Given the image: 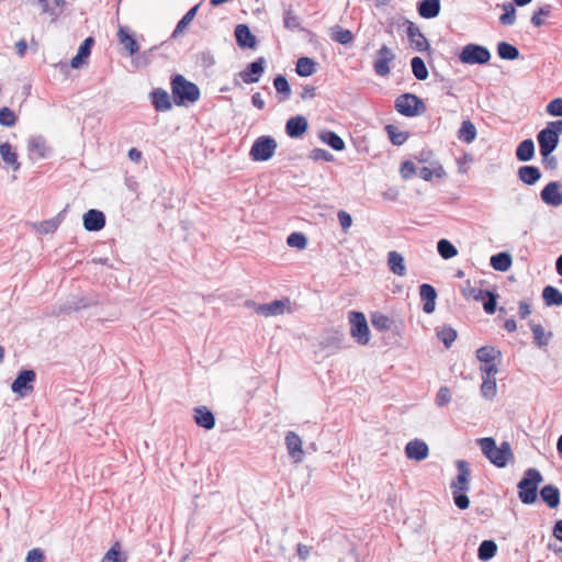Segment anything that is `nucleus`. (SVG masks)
Wrapping results in <instances>:
<instances>
[{
	"mask_svg": "<svg viewBox=\"0 0 562 562\" xmlns=\"http://www.w3.org/2000/svg\"><path fill=\"white\" fill-rule=\"evenodd\" d=\"M440 0H420L417 3L418 14L424 19H434L440 13Z\"/></svg>",
	"mask_w": 562,
	"mask_h": 562,
	"instance_id": "nucleus-27",
	"label": "nucleus"
},
{
	"mask_svg": "<svg viewBox=\"0 0 562 562\" xmlns=\"http://www.w3.org/2000/svg\"><path fill=\"white\" fill-rule=\"evenodd\" d=\"M295 71L300 77H310L316 71V61L310 57H301L296 61Z\"/></svg>",
	"mask_w": 562,
	"mask_h": 562,
	"instance_id": "nucleus-41",
	"label": "nucleus"
},
{
	"mask_svg": "<svg viewBox=\"0 0 562 562\" xmlns=\"http://www.w3.org/2000/svg\"><path fill=\"white\" fill-rule=\"evenodd\" d=\"M411 67L414 77L417 80L424 81L428 78V69L424 59L419 56H415L411 59Z\"/></svg>",
	"mask_w": 562,
	"mask_h": 562,
	"instance_id": "nucleus-44",
	"label": "nucleus"
},
{
	"mask_svg": "<svg viewBox=\"0 0 562 562\" xmlns=\"http://www.w3.org/2000/svg\"><path fill=\"white\" fill-rule=\"evenodd\" d=\"M549 115L562 116V98H555L551 100L546 108Z\"/></svg>",
	"mask_w": 562,
	"mask_h": 562,
	"instance_id": "nucleus-60",
	"label": "nucleus"
},
{
	"mask_svg": "<svg viewBox=\"0 0 562 562\" xmlns=\"http://www.w3.org/2000/svg\"><path fill=\"white\" fill-rule=\"evenodd\" d=\"M537 140L539 144L540 155L542 158L548 160L549 155H551L559 146L560 136L551 132L548 127H544L537 134Z\"/></svg>",
	"mask_w": 562,
	"mask_h": 562,
	"instance_id": "nucleus-10",
	"label": "nucleus"
},
{
	"mask_svg": "<svg viewBox=\"0 0 562 562\" xmlns=\"http://www.w3.org/2000/svg\"><path fill=\"white\" fill-rule=\"evenodd\" d=\"M120 43L128 52L131 56H134L139 50L137 41L128 33L126 27H120L117 32Z\"/></svg>",
	"mask_w": 562,
	"mask_h": 562,
	"instance_id": "nucleus-33",
	"label": "nucleus"
},
{
	"mask_svg": "<svg viewBox=\"0 0 562 562\" xmlns=\"http://www.w3.org/2000/svg\"><path fill=\"white\" fill-rule=\"evenodd\" d=\"M396 58L392 48L383 44L376 52L375 59L373 60V70L380 77H386L391 72L390 64Z\"/></svg>",
	"mask_w": 562,
	"mask_h": 562,
	"instance_id": "nucleus-9",
	"label": "nucleus"
},
{
	"mask_svg": "<svg viewBox=\"0 0 562 562\" xmlns=\"http://www.w3.org/2000/svg\"><path fill=\"white\" fill-rule=\"evenodd\" d=\"M36 379V373L34 370L25 369L21 370L15 380L11 384V390L13 393L19 394L20 396H25L30 392L33 391V382Z\"/></svg>",
	"mask_w": 562,
	"mask_h": 562,
	"instance_id": "nucleus-12",
	"label": "nucleus"
},
{
	"mask_svg": "<svg viewBox=\"0 0 562 562\" xmlns=\"http://www.w3.org/2000/svg\"><path fill=\"white\" fill-rule=\"evenodd\" d=\"M387 267L395 276L404 277L406 274L404 257L395 250L387 254Z\"/></svg>",
	"mask_w": 562,
	"mask_h": 562,
	"instance_id": "nucleus-28",
	"label": "nucleus"
},
{
	"mask_svg": "<svg viewBox=\"0 0 562 562\" xmlns=\"http://www.w3.org/2000/svg\"><path fill=\"white\" fill-rule=\"evenodd\" d=\"M350 335L360 345H367L370 340V329L363 313L352 311L349 313Z\"/></svg>",
	"mask_w": 562,
	"mask_h": 562,
	"instance_id": "nucleus-8",
	"label": "nucleus"
},
{
	"mask_svg": "<svg viewBox=\"0 0 562 562\" xmlns=\"http://www.w3.org/2000/svg\"><path fill=\"white\" fill-rule=\"evenodd\" d=\"M285 445L289 456L293 458L296 462L301 461L303 458V450L302 440L300 436L294 431H289L285 435Z\"/></svg>",
	"mask_w": 562,
	"mask_h": 562,
	"instance_id": "nucleus-25",
	"label": "nucleus"
},
{
	"mask_svg": "<svg viewBox=\"0 0 562 562\" xmlns=\"http://www.w3.org/2000/svg\"><path fill=\"white\" fill-rule=\"evenodd\" d=\"M504 13L499 16V22L503 25H513L516 20V9L512 3L503 4Z\"/></svg>",
	"mask_w": 562,
	"mask_h": 562,
	"instance_id": "nucleus-56",
	"label": "nucleus"
},
{
	"mask_svg": "<svg viewBox=\"0 0 562 562\" xmlns=\"http://www.w3.org/2000/svg\"><path fill=\"white\" fill-rule=\"evenodd\" d=\"M93 45H94L93 37H91V36L87 37L80 44L76 56L70 60V67L75 68V69L80 68L86 63V59L90 56Z\"/></svg>",
	"mask_w": 562,
	"mask_h": 562,
	"instance_id": "nucleus-24",
	"label": "nucleus"
},
{
	"mask_svg": "<svg viewBox=\"0 0 562 562\" xmlns=\"http://www.w3.org/2000/svg\"><path fill=\"white\" fill-rule=\"evenodd\" d=\"M337 217L342 231L347 232L352 225L351 215L348 212L340 210L337 214Z\"/></svg>",
	"mask_w": 562,
	"mask_h": 562,
	"instance_id": "nucleus-64",
	"label": "nucleus"
},
{
	"mask_svg": "<svg viewBox=\"0 0 562 562\" xmlns=\"http://www.w3.org/2000/svg\"><path fill=\"white\" fill-rule=\"evenodd\" d=\"M490 265L494 270L505 272L513 265L512 255L507 251L495 254L491 257Z\"/></svg>",
	"mask_w": 562,
	"mask_h": 562,
	"instance_id": "nucleus-32",
	"label": "nucleus"
},
{
	"mask_svg": "<svg viewBox=\"0 0 562 562\" xmlns=\"http://www.w3.org/2000/svg\"><path fill=\"white\" fill-rule=\"evenodd\" d=\"M59 223L60 221L57 217L43 221L40 223L38 231L43 234L54 233L57 229Z\"/></svg>",
	"mask_w": 562,
	"mask_h": 562,
	"instance_id": "nucleus-62",
	"label": "nucleus"
},
{
	"mask_svg": "<svg viewBox=\"0 0 562 562\" xmlns=\"http://www.w3.org/2000/svg\"><path fill=\"white\" fill-rule=\"evenodd\" d=\"M517 176L522 183L533 186L541 179L542 173L538 167L525 165L518 168Z\"/></svg>",
	"mask_w": 562,
	"mask_h": 562,
	"instance_id": "nucleus-26",
	"label": "nucleus"
},
{
	"mask_svg": "<svg viewBox=\"0 0 562 562\" xmlns=\"http://www.w3.org/2000/svg\"><path fill=\"white\" fill-rule=\"evenodd\" d=\"M308 128V122L303 115L290 117L285 123V133L290 138H301Z\"/></svg>",
	"mask_w": 562,
	"mask_h": 562,
	"instance_id": "nucleus-16",
	"label": "nucleus"
},
{
	"mask_svg": "<svg viewBox=\"0 0 562 562\" xmlns=\"http://www.w3.org/2000/svg\"><path fill=\"white\" fill-rule=\"evenodd\" d=\"M437 337L449 348L457 338V330L449 326H443L437 331Z\"/></svg>",
	"mask_w": 562,
	"mask_h": 562,
	"instance_id": "nucleus-52",
	"label": "nucleus"
},
{
	"mask_svg": "<svg viewBox=\"0 0 562 562\" xmlns=\"http://www.w3.org/2000/svg\"><path fill=\"white\" fill-rule=\"evenodd\" d=\"M266 69L265 57H258L256 60L249 63L246 68L239 71L236 77L240 78L244 83H256L260 80Z\"/></svg>",
	"mask_w": 562,
	"mask_h": 562,
	"instance_id": "nucleus-11",
	"label": "nucleus"
},
{
	"mask_svg": "<svg viewBox=\"0 0 562 562\" xmlns=\"http://www.w3.org/2000/svg\"><path fill=\"white\" fill-rule=\"evenodd\" d=\"M371 323L372 326L380 331H386L393 325V321L380 312H375L371 315Z\"/></svg>",
	"mask_w": 562,
	"mask_h": 562,
	"instance_id": "nucleus-47",
	"label": "nucleus"
},
{
	"mask_svg": "<svg viewBox=\"0 0 562 562\" xmlns=\"http://www.w3.org/2000/svg\"><path fill=\"white\" fill-rule=\"evenodd\" d=\"M487 300L483 303V308L487 314H494L497 307V294L493 291H484Z\"/></svg>",
	"mask_w": 562,
	"mask_h": 562,
	"instance_id": "nucleus-57",
	"label": "nucleus"
},
{
	"mask_svg": "<svg viewBox=\"0 0 562 562\" xmlns=\"http://www.w3.org/2000/svg\"><path fill=\"white\" fill-rule=\"evenodd\" d=\"M437 251L443 259H451L458 255L456 246L445 238L437 243Z\"/></svg>",
	"mask_w": 562,
	"mask_h": 562,
	"instance_id": "nucleus-48",
	"label": "nucleus"
},
{
	"mask_svg": "<svg viewBox=\"0 0 562 562\" xmlns=\"http://www.w3.org/2000/svg\"><path fill=\"white\" fill-rule=\"evenodd\" d=\"M319 139L336 151H341L345 149L344 139L333 131H322L319 133Z\"/></svg>",
	"mask_w": 562,
	"mask_h": 562,
	"instance_id": "nucleus-34",
	"label": "nucleus"
},
{
	"mask_svg": "<svg viewBox=\"0 0 562 562\" xmlns=\"http://www.w3.org/2000/svg\"><path fill=\"white\" fill-rule=\"evenodd\" d=\"M171 93L172 101L177 106L194 103L200 98L199 87L187 80L182 75H176L171 78Z\"/></svg>",
	"mask_w": 562,
	"mask_h": 562,
	"instance_id": "nucleus-3",
	"label": "nucleus"
},
{
	"mask_svg": "<svg viewBox=\"0 0 562 562\" xmlns=\"http://www.w3.org/2000/svg\"><path fill=\"white\" fill-rule=\"evenodd\" d=\"M543 481L541 473L530 468L525 471L522 479L518 482V497L522 504L531 505L538 498V486Z\"/></svg>",
	"mask_w": 562,
	"mask_h": 562,
	"instance_id": "nucleus-4",
	"label": "nucleus"
},
{
	"mask_svg": "<svg viewBox=\"0 0 562 562\" xmlns=\"http://www.w3.org/2000/svg\"><path fill=\"white\" fill-rule=\"evenodd\" d=\"M290 300L284 297L282 300H274L270 303L259 304L256 307V313L265 317L282 315L286 307L290 306Z\"/></svg>",
	"mask_w": 562,
	"mask_h": 562,
	"instance_id": "nucleus-15",
	"label": "nucleus"
},
{
	"mask_svg": "<svg viewBox=\"0 0 562 562\" xmlns=\"http://www.w3.org/2000/svg\"><path fill=\"white\" fill-rule=\"evenodd\" d=\"M150 102L154 109L158 112H166L171 110L172 102L169 93L162 88H156L149 93Z\"/></svg>",
	"mask_w": 562,
	"mask_h": 562,
	"instance_id": "nucleus-19",
	"label": "nucleus"
},
{
	"mask_svg": "<svg viewBox=\"0 0 562 562\" xmlns=\"http://www.w3.org/2000/svg\"><path fill=\"white\" fill-rule=\"evenodd\" d=\"M394 108L400 114L407 117L422 114L426 110L424 101L419 97L408 92L395 99Z\"/></svg>",
	"mask_w": 562,
	"mask_h": 562,
	"instance_id": "nucleus-5",
	"label": "nucleus"
},
{
	"mask_svg": "<svg viewBox=\"0 0 562 562\" xmlns=\"http://www.w3.org/2000/svg\"><path fill=\"white\" fill-rule=\"evenodd\" d=\"M456 468L458 470V474L451 482L450 490L454 505L459 509L463 510L470 506V499L465 493L469 491L471 470L469 462L465 460L456 461Z\"/></svg>",
	"mask_w": 562,
	"mask_h": 562,
	"instance_id": "nucleus-1",
	"label": "nucleus"
},
{
	"mask_svg": "<svg viewBox=\"0 0 562 562\" xmlns=\"http://www.w3.org/2000/svg\"><path fill=\"white\" fill-rule=\"evenodd\" d=\"M516 158L519 161H530L535 157V143L531 138H526L520 142L516 148Z\"/></svg>",
	"mask_w": 562,
	"mask_h": 562,
	"instance_id": "nucleus-31",
	"label": "nucleus"
},
{
	"mask_svg": "<svg viewBox=\"0 0 562 562\" xmlns=\"http://www.w3.org/2000/svg\"><path fill=\"white\" fill-rule=\"evenodd\" d=\"M458 58L465 65H486L491 59V52L483 45L470 43L462 47Z\"/></svg>",
	"mask_w": 562,
	"mask_h": 562,
	"instance_id": "nucleus-6",
	"label": "nucleus"
},
{
	"mask_svg": "<svg viewBox=\"0 0 562 562\" xmlns=\"http://www.w3.org/2000/svg\"><path fill=\"white\" fill-rule=\"evenodd\" d=\"M0 155H1L2 160L7 165L11 166L14 171L19 170L20 162L18 161V155L13 150L10 143H2L0 145Z\"/></svg>",
	"mask_w": 562,
	"mask_h": 562,
	"instance_id": "nucleus-36",
	"label": "nucleus"
},
{
	"mask_svg": "<svg viewBox=\"0 0 562 562\" xmlns=\"http://www.w3.org/2000/svg\"><path fill=\"white\" fill-rule=\"evenodd\" d=\"M400 172H401L402 178L407 180L416 173V167L413 161L405 160L401 165Z\"/></svg>",
	"mask_w": 562,
	"mask_h": 562,
	"instance_id": "nucleus-63",
	"label": "nucleus"
},
{
	"mask_svg": "<svg viewBox=\"0 0 562 562\" xmlns=\"http://www.w3.org/2000/svg\"><path fill=\"white\" fill-rule=\"evenodd\" d=\"M310 158L315 161H318V160L333 161L334 160V156L328 150L323 149V148L312 149L310 153Z\"/></svg>",
	"mask_w": 562,
	"mask_h": 562,
	"instance_id": "nucleus-61",
	"label": "nucleus"
},
{
	"mask_svg": "<svg viewBox=\"0 0 562 562\" xmlns=\"http://www.w3.org/2000/svg\"><path fill=\"white\" fill-rule=\"evenodd\" d=\"M445 175V169L439 164L432 169L423 167L418 170V176L425 181H430L434 176L437 178H442Z\"/></svg>",
	"mask_w": 562,
	"mask_h": 562,
	"instance_id": "nucleus-51",
	"label": "nucleus"
},
{
	"mask_svg": "<svg viewBox=\"0 0 562 562\" xmlns=\"http://www.w3.org/2000/svg\"><path fill=\"white\" fill-rule=\"evenodd\" d=\"M406 34L413 49L417 52H425L430 49L427 38L414 22L407 21Z\"/></svg>",
	"mask_w": 562,
	"mask_h": 562,
	"instance_id": "nucleus-14",
	"label": "nucleus"
},
{
	"mask_svg": "<svg viewBox=\"0 0 562 562\" xmlns=\"http://www.w3.org/2000/svg\"><path fill=\"white\" fill-rule=\"evenodd\" d=\"M277 147V140L272 136H259L251 145L249 157L254 161H267L273 157Z\"/></svg>",
	"mask_w": 562,
	"mask_h": 562,
	"instance_id": "nucleus-7",
	"label": "nucleus"
},
{
	"mask_svg": "<svg viewBox=\"0 0 562 562\" xmlns=\"http://www.w3.org/2000/svg\"><path fill=\"white\" fill-rule=\"evenodd\" d=\"M561 184L558 181L547 183L540 192L543 203L549 206L558 207L562 204Z\"/></svg>",
	"mask_w": 562,
	"mask_h": 562,
	"instance_id": "nucleus-13",
	"label": "nucleus"
},
{
	"mask_svg": "<svg viewBox=\"0 0 562 562\" xmlns=\"http://www.w3.org/2000/svg\"><path fill=\"white\" fill-rule=\"evenodd\" d=\"M482 453L497 468H505L510 460L514 459V453L509 442L503 441L501 446H496V441L492 437H485L477 440Z\"/></svg>",
	"mask_w": 562,
	"mask_h": 562,
	"instance_id": "nucleus-2",
	"label": "nucleus"
},
{
	"mask_svg": "<svg viewBox=\"0 0 562 562\" xmlns=\"http://www.w3.org/2000/svg\"><path fill=\"white\" fill-rule=\"evenodd\" d=\"M419 296L420 300L424 302L423 311L426 314H431L436 307V289L431 284L423 283L422 285H419Z\"/></svg>",
	"mask_w": 562,
	"mask_h": 562,
	"instance_id": "nucleus-21",
	"label": "nucleus"
},
{
	"mask_svg": "<svg viewBox=\"0 0 562 562\" xmlns=\"http://www.w3.org/2000/svg\"><path fill=\"white\" fill-rule=\"evenodd\" d=\"M286 243L290 247L304 249L307 245V238L303 233L294 232L288 236Z\"/></svg>",
	"mask_w": 562,
	"mask_h": 562,
	"instance_id": "nucleus-54",
	"label": "nucleus"
},
{
	"mask_svg": "<svg viewBox=\"0 0 562 562\" xmlns=\"http://www.w3.org/2000/svg\"><path fill=\"white\" fill-rule=\"evenodd\" d=\"M529 327L533 335V344L539 348L548 346L552 338V333L546 331L541 324H536L533 322H529Z\"/></svg>",
	"mask_w": 562,
	"mask_h": 562,
	"instance_id": "nucleus-30",
	"label": "nucleus"
},
{
	"mask_svg": "<svg viewBox=\"0 0 562 562\" xmlns=\"http://www.w3.org/2000/svg\"><path fill=\"white\" fill-rule=\"evenodd\" d=\"M501 357V350L493 346H483L476 350V358L483 363H492Z\"/></svg>",
	"mask_w": 562,
	"mask_h": 562,
	"instance_id": "nucleus-38",
	"label": "nucleus"
},
{
	"mask_svg": "<svg viewBox=\"0 0 562 562\" xmlns=\"http://www.w3.org/2000/svg\"><path fill=\"white\" fill-rule=\"evenodd\" d=\"M16 121L18 117L10 108L3 106L0 109V124L2 126L12 127L15 125Z\"/></svg>",
	"mask_w": 562,
	"mask_h": 562,
	"instance_id": "nucleus-55",
	"label": "nucleus"
},
{
	"mask_svg": "<svg viewBox=\"0 0 562 562\" xmlns=\"http://www.w3.org/2000/svg\"><path fill=\"white\" fill-rule=\"evenodd\" d=\"M552 5L551 4H544L540 7L537 11L533 12L530 22L533 26L540 27L544 25L543 18H549L552 13Z\"/></svg>",
	"mask_w": 562,
	"mask_h": 562,
	"instance_id": "nucleus-49",
	"label": "nucleus"
},
{
	"mask_svg": "<svg viewBox=\"0 0 562 562\" xmlns=\"http://www.w3.org/2000/svg\"><path fill=\"white\" fill-rule=\"evenodd\" d=\"M497 553V544L494 540H483L477 548V558L482 562H487Z\"/></svg>",
	"mask_w": 562,
	"mask_h": 562,
	"instance_id": "nucleus-35",
	"label": "nucleus"
},
{
	"mask_svg": "<svg viewBox=\"0 0 562 562\" xmlns=\"http://www.w3.org/2000/svg\"><path fill=\"white\" fill-rule=\"evenodd\" d=\"M235 38L243 49H254L257 46V38L247 24H238L235 27Z\"/></svg>",
	"mask_w": 562,
	"mask_h": 562,
	"instance_id": "nucleus-18",
	"label": "nucleus"
},
{
	"mask_svg": "<svg viewBox=\"0 0 562 562\" xmlns=\"http://www.w3.org/2000/svg\"><path fill=\"white\" fill-rule=\"evenodd\" d=\"M497 54L499 58L505 60H515L520 56L519 49L507 42H499L497 44Z\"/></svg>",
	"mask_w": 562,
	"mask_h": 562,
	"instance_id": "nucleus-42",
	"label": "nucleus"
},
{
	"mask_svg": "<svg viewBox=\"0 0 562 562\" xmlns=\"http://www.w3.org/2000/svg\"><path fill=\"white\" fill-rule=\"evenodd\" d=\"M405 453L408 459L422 461L428 457L429 449L423 440L414 439L407 442Z\"/></svg>",
	"mask_w": 562,
	"mask_h": 562,
	"instance_id": "nucleus-20",
	"label": "nucleus"
},
{
	"mask_svg": "<svg viewBox=\"0 0 562 562\" xmlns=\"http://www.w3.org/2000/svg\"><path fill=\"white\" fill-rule=\"evenodd\" d=\"M540 497L550 508H557L560 505V490L555 485H544L540 490Z\"/></svg>",
	"mask_w": 562,
	"mask_h": 562,
	"instance_id": "nucleus-29",
	"label": "nucleus"
},
{
	"mask_svg": "<svg viewBox=\"0 0 562 562\" xmlns=\"http://www.w3.org/2000/svg\"><path fill=\"white\" fill-rule=\"evenodd\" d=\"M476 134L475 125L470 120H465L458 131V138L463 143L471 144L475 140Z\"/></svg>",
	"mask_w": 562,
	"mask_h": 562,
	"instance_id": "nucleus-37",
	"label": "nucleus"
},
{
	"mask_svg": "<svg viewBox=\"0 0 562 562\" xmlns=\"http://www.w3.org/2000/svg\"><path fill=\"white\" fill-rule=\"evenodd\" d=\"M193 419L198 426L206 430L213 429L215 426V416L206 406L195 407L193 411Z\"/></svg>",
	"mask_w": 562,
	"mask_h": 562,
	"instance_id": "nucleus-23",
	"label": "nucleus"
},
{
	"mask_svg": "<svg viewBox=\"0 0 562 562\" xmlns=\"http://www.w3.org/2000/svg\"><path fill=\"white\" fill-rule=\"evenodd\" d=\"M199 8H200V4H195L181 18V20L178 22V24L173 31V34H172L173 36H176L178 33L182 32L192 22V20L194 19V16L198 13Z\"/></svg>",
	"mask_w": 562,
	"mask_h": 562,
	"instance_id": "nucleus-50",
	"label": "nucleus"
},
{
	"mask_svg": "<svg viewBox=\"0 0 562 562\" xmlns=\"http://www.w3.org/2000/svg\"><path fill=\"white\" fill-rule=\"evenodd\" d=\"M105 226V215L102 211L91 209L83 214V227L88 232H99Z\"/></svg>",
	"mask_w": 562,
	"mask_h": 562,
	"instance_id": "nucleus-17",
	"label": "nucleus"
},
{
	"mask_svg": "<svg viewBox=\"0 0 562 562\" xmlns=\"http://www.w3.org/2000/svg\"><path fill=\"white\" fill-rule=\"evenodd\" d=\"M283 22L284 26L290 30H297L301 25L299 16L295 15L291 10L284 12Z\"/></svg>",
	"mask_w": 562,
	"mask_h": 562,
	"instance_id": "nucleus-59",
	"label": "nucleus"
},
{
	"mask_svg": "<svg viewBox=\"0 0 562 562\" xmlns=\"http://www.w3.org/2000/svg\"><path fill=\"white\" fill-rule=\"evenodd\" d=\"M127 555L122 551L121 543L115 542L104 554L101 562H126Z\"/></svg>",
	"mask_w": 562,
	"mask_h": 562,
	"instance_id": "nucleus-43",
	"label": "nucleus"
},
{
	"mask_svg": "<svg viewBox=\"0 0 562 562\" xmlns=\"http://www.w3.org/2000/svg\"><path fill=\"white\" fill-rule=\"evenodd\" d=\"M273 87L279 94V101L284 102L291 97V88L288 79L283 75H278L273 79Z\"/></svg>",
	"mask_w": 562,
	"mask_h": 562,
	"instance_id": "nucleus-39",
	"label": "nucleus"
},
{
	"mask_svg": "<svg viewBox=\"0 0 562 562\" xmlns=\"http://www.w3.org/2000/svg\"><path fill=\"white\" fill-rule=\"evenodd\" d=\"M27 149L31 158L42 159L49 155V147H47L45 138L41 135L33 136L29 139Z\"/></svg>",
	"mask_w": 562,
	"mask_h": 562,
	"instance_id": "nucleus-22",
	"label": "nucleus"
},
{
	"mask_svg": "<svg viewBox=\"0 0 562 562\" xmlns=\"http://www.w3.org/2000/svg\"><path fill=\"white\" fill-rule=\"evenodd\" d=\"M496 391H497L496 380L490 379V378H483V382L481 385L482 396L487 400H492L495 397Z\"/></svg>",
	"mask_w": 562,
	"mask_h": 562,
	"instance_id": "nucleus-53",
	"label": "nucleus"
},
{
	"mask_svg": "<svg viewBox=\"0 0 562 562\" xmlns=\"http://www.w3.org/2000/svg\"><path fill=\"white\" fill-rule=\"evenodd\" d=\"M355 36L350 30L342 29L339 25H336L331 29V40L342 44L348 45L353 41Z\"/></svg>",
	"mask_w": 562,
	"mask_h": 562,
	"instance_id": "nucleus-45",
	"label": "nucleus"
},
{
	"mask_svg": "<svg viewBox=\"0 0 562 562\" xmlns=\"http://www.w3.org/2000/svg\"><path fill=\"white\" fill-rule=\"evenodd\" d=\"M542 297L546 305L548 306H561L562 305V292L553 285L544 286L542 291Z\"/></svg>",
	"mask_w": 562,
	"mask_h": 562,
	"instance_id": "nucleus-40",
	"label": "nucleus"
},
{
	"mask_svg": "<svg viewBox=\"0 0 562 562\" xmlns=\"http://www.w3.org/2000/svg\"><path fill=\"white\" fill-rule=\"evenodd\" d=\"M385 131L387 133V136H389L391 143L395 146L403 145L409 136V134L407 132L398 131V128L392 124L386 125Z\"/></svg>",
	"mask_w": 562,
	"mask_h": 562,
	"instance_id": "nucleus-46",
	"label": "nucleus"
},
{
	"mask_svg": "<svg viewBox=\"0 0 562 562\" xmlns=\"http://www.w3.org/2000/svg\"><path fill=\"white\" fill-rule=\"evenodd\" d=\"M451 402V393L449 387L441 386L436 395V404L439 407H443Z\"/></svg>",
	"mask_w": 562,
	"mask_h": 562,
	"instance_id": "nucleus-58",
	"label": "nucleus"
}]
</instances>
